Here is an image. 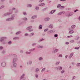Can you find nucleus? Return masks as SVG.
I'll return each instance as SVG.
<instances>
[{
    "label": "nucleus",
    "mask_w": 80,
    "mask_h": 80,
    "mask_svg": "<svg viewBox=\"0 0 80 80\" xmlns=\"http://www.w3.org/2000/svg\"><path fill=\"white\" fill-rule=\"evenodd\" d=\"M48 30V29H45L44 30V32H47Z\"/></svg>",
    "instance_id": "obj_60"
},
{
    "label": "nucleus",
    "mask_w": 80,
    "mask_h": 80,
    "mask_svg": "<svg viewBox=\"0 0 80 80\" xmlns=\"http://www.w3.org/2000/svg\"><path fill=\"white\" fill-rule=\"evenodd\" d=\"M76 27V26L75 25H73L71 26V28L73 30L75 28V27Z\"/></svg>",
    "instance_id": "obj_12"
},
{
    "label": "nucleus",
    "mask_w": 80,
    "mask_h": 80,
    "mask_svg": "<svg viewBox=\"0 0 80 80\" xmlns=\"http://www.w3.org/2000/svg\"><path fill=\"white\" fill-rule=\"evenodd\" d=\"M12 14V12H7L5 14H4L2 15V17H7V15L8 16H10V15H11Z\"/></svg>",
    "instance_id": "obj_2"
},
{
    "label": "nucleus",
    "mask_w": 80,
    "mask_h": 80,
    "mask_svg": "<svg viewBox=\"0 0 80 80\" xmlns=\"http://www.w3.org/2000/svg\"><path fill=\"white\" fill-rule=\"evenodd\" d=\"M39 29L41 30L42 29V25H40L39 26Z\"/></svg>",
    "instance_id": "obj_20"
},
{
    "label": "nucleus",
    "mask_w": 80,
    "mask_h": 80,
    "mask_svg": "<svg viewBox=\"0 0 80 80\" xmlns=\"http://www.w3.org/2000/svg\"><path fill=\"white\" fill-rule=\"evenodd\" d=\"M32 5L31 4H28L27 5V7H28L29 8H30L32 7Z\"/></svg>",
    "instance_id": "obj_14"
},
{
    "label": "nucleus",
    "mask_w": 80,
    "mask_h": 80,
    "mask_svg": "<svg viewBox=\"0 0 80 80\" xmlns=\"http://www.w3.org/2000/svg\"><path fill=\"white\" fill-rule=\"evenodd\" d=\"M32 62L30 61H29V64H30V65L32 64Z\"/></svg>",
    "instance_id": "obj_42"
},
{
    "label": "nucleus",
    "mask_w": 80,
    "mask_h": 80,
    "mask_svg": "<svg viewBox=\"0 0 80 80\" xmlns=\"http://www.w3.org/2000/svg\"><path fill=\"white\" fill-rule=\"evenodd\" d=\"M75 76H73V79H72V80H73V79H75Z\"/></svg>",
    "instance_id": "obj_63"
},
{
    "label": "nucleus",
    "mask_w": 80,
    "mask_h": 80,
    "mask_svg": "<svg viewBox=\"0 0 80 80\" xmlns=\"http://www.w3.org/2000/svg\"><path fill=\"white\" fill-rule=\"evenodd\" d=\"M52 33H54V32H55V30H52Z\"/></svg>",
    "instance_id": "obj_59"
},
{
    "label": "nucleus",
    "mask_w": 80,
    "mask_h": 80,
    "mask_svg": "<svg viewBox=\"0 0 80 80\" xmlns=\"http://www.w3.org/2000/svg\"><path fill=\"white\" fill-rule=\"evenodd\" d=\"M33 29H32V30H29V32H32V31H33Z\"/></svg>",
    "instance_id": "obj_51"
},
{
    "label": "nucleus",
    "mask_w": 80,
    "mask_h": 80,
    "mask_svg": "<svg viewBox=\"0 0 80 80\" xmlns=\"http://www.w3.org/2000/svg\"><path fill=\"white\" fill-rule=\"evenodd\" d=\"M50 20V18H45L44 19V20L46 22H47V21H48Z\"/></svg>",
    "instance_id": "obj_9"
},
{
    "label": "nucleus",
    "mask_w": 80,
    "mask_h": 80,
    "mask_svg": "<svg viewBox=\"0 0 80 80\" xmlns=\"http://www.w3.org/2000/svg\"><path fill=\"white\" fill-rule=\"evenodd\" d=\"M13 19H14V18H10L7 19H6V21H7V22H9L10 21H11V20H13Z\"/></svg>",
    "instance_id": "obj_3"
},
{
    "label": "nucleus",
    "mask_w": 80,
    "mask_h": 80,
    "mask_svg": "<svg viewBox=\"0 0 80 80\" xmlns=\"http://www.w3.org/2000/svg\"><path fill=\"white\" fill-rule=\"evenodd\" d=\"M58 37V35L57 34H55L54 35V37Z\"/></svg>",
    "instance_id": "obj_48"
},
{
    "label": "nucleus",
    "mask_w": 80,
    "mask_h": 80,
    "mask_svg": "<svg viewBox=\"0 0 80 80\" xmlns=\"http://www.w3.org/2000/svg\"><path fill=\"white\" fill-rule=\"evenodd\" d=\"M1 65L2 67H5L6 66V63L4 62H3L2 63Z\"/></svg>",
    "instance_id": "obj_4"
},
{
    "label": "nucleus",
    "mask_w": 80,
    "mask_h": 80,
    "mask_svg": "<svg viewBox=\"0 0 80 80\" xmlns=\"http://www.w3.org/2000/svg\"><path fill=\"white\" fill-rule=\"evenodd\" d=\"M65 8V7L63 6H61L60 8H61V9L62 8Z\"/></svg>",
    "instance_id": "obj_36"
},
{
    "label": "nucleus",
    "mask_w": 80,
    "mask_h": 80,
    "mask_svg": "<svg viewBox=\"0 0 80 80\" xmlns=\"http://www.w3.org/2000/svg\"><path fill=\"white\" fill-rule=\"evenodd\" d=\"M73 55V52L72 53L70 54V56H69V58L70 59L72 57V56Z\"/></svg>",
    "instance_id": "obj_16"
},
{
    "label": "nucleus",
    "mask_w": 80,
    "mask_h": 80,
    "mask_svg": "<svg viewBox=\"0 0 80 80\" xmlns=\"http://www.w3.org/2000/svg\"><path fill=\"white\" fill-rule=\"evenodd\" d=\"M55 11H56V10H52L50 12L49 14H50V15L53 14V13H54V12H55Z\"/></svg>",
    "instance_id": "obj_6"
},
{
    "label": "nucleus",
    "mask_w": 80,
    "mask_h": 80,
    "mask_svg": "<svg viewBox=\"0 0 80 80\" xmlns=\"http://www.w3.org/2000/svg\"><path fill=\"white\" fill-rule=\"evenodd\" d=\"M54 52L56 53V52H58V49H57L54 50Z\"/></svg>",
    "instance_id": "obj_31"
},
{
    "label": "nucleus",
    "mask_w": 80,
    "mask_h": 80,
    "mask_svg": "<svg viewBox=\"0 0 80 80\" xmlns=\"http://www.w3.org/2000/svg\"><path fill=\"white\" fill-rule=\"evenodd\" d=\"M45 4L44 3H42L39 4V6H44Z\"/></svg>",
    "instance_id": "obj_19"
},
{
    "label": "nucleus",
    "mask_w": 80,
    "mask_h": 80,
    "mask_svg": "<svg viewBox=\"0 0 80 80\" xmlns=\"http://www.w3.org/2000/svg\"><path fill=\"white\" fill-rule=\"evenodd\" d=\"M2 54H5V51L3 50L2 51Z\"/></svg>",
    "instance_id": "obj_39"
},
{
    "label": "nucleus",
    "mask_w": 80,
    "mask_h": 80,
    "mask_svg": "<svg viewBox=\"0 0 80 80\" xmlns=\"http://www.w3.org/2000/svg\"><path fill=\"white\" fill-rule=\"evenodd\" d=\"M20 53H23V50L20 51Z\"/></svg>",
    "instance_id": "obj_55"
},
{
    "label": "nucleus",
    "mask_w": 80,
    "mask_h": 80,
    "mask_svg": "<svg viewBox=\"0 0 80 80\" xmlns=\"http://www.w3.org/2000/svg\"><path fill=\"white\" fill-rule=\"evenodd\" d=\"M2 38H3V39H6V38H7V37H2Z\"/></svg>",
    "instance_id": "obj_53"
},
{
    "label": "nucleus",
    "mask_w": 80,
    "mask_h": 80,
    "mask_svg": "<svg viewBox=\"0 0 80 80\" xmlns=\"http://www.w3.org/2000/svg\"><path fill=\"white\" fill-rule=\"evenodd\" d=\"M35 9L36 10H38L39 9V7H36L35 8Z\"/></svg>",
    "instance_id": "obj_32"
},
{
    "label": "nucleus",
    "mask_w": 80,
    "mask_h": 80,
    "mask_svg": "<svg viewBox=\"0 0 80 80\" xmlns=\"http://www.w3.org/2000/svg\"><path fill=\"white\" fill-rule=\"evenodd\" d=\"M21 33V31H18L15 33V35H19V34H20Z\"/></svg>",
    "instance_id": "obj_13"
},
{
    "label": "nucleus",
    "mask_w": 80,
    "mask_h": 80,
    "mask_svg": "<svg viewBox=\"0 0 80 80\" xmlns=\"http://www.w3.org/2000/svg\"><path fill=\"white\" fill-rule=\"evenodd\" d=\"M36 45V43H34L32 44V45L33 47L34 46H35V45Z\"/></svg>",
    "instance_id": "obj_49"
},
{
    "label": "nucleus",
    "mask_w": 80,
    "mask_h": 80,
    "mask_svg": "<svg viewBox=\"0 0 80 80\" xmlns=\"http://www.w3.org/2000/svg\"><path fill=\"white\" fill-rule=\"evenodd\" d=\"M38 60H39L40 61L43 60V58L42 57H40L38 59Z\"/></svg>",
    "instance_id": "obj_22"
},
{
    "label": "nucleus",
    "mask_w": 80,
    "mask_h": 80,
    "mask_svg": "<svg viewBox=\"0 0 80 80\" xmlns=\"http://www.w3.org/2000/svg\"><path fill=\"white\" fill-rule=\"evenodd\" d=\"M43 48V46H39V47H38V48Z\"/></svg>",
    "instance_id": "obj_25"
},
{
    "label": "nucleus",
    "mask_w": 80,
    "mask_h": 80,
    "mask_svg": "<svg viewBox=\"0 0 80 80\" xmlns=\"http://www.w3.org/2000/svg\"><path fill=\"white\" fill-rule=\"evenodd\" d=\"M61 15L60 12H59L58 14V15Z\"/></svg>",
    "instance_id": "obj_62"
},
{
    "label": "nucleus",
    "mask_w": 80,
    "mask_h": 80,
    "mask_svg": "<svg viewBox=\"0 0 80 80\" xmlns=\"http://www.w3.org/2000/svg\"><path fill=\"white\" fill-rule=\"evenodd\" d=\"M62 55L60 54L59 55L58 57H62Z\"/></svg>",
    "instance_id": "obj_43"
},
{
    "label": "nucleus",
    "mask_w": 80,
    "mask_h": 80,
    "mask_svg": "<svg viewBox=\"0 0 80 80\" xmlns=\"http://www.w3.org/2000/svg\"><path fill=\"white\" fill-rule=\"evenodd\" d=\"M76 66H79V67H80V63H77L76 64Z\"/></svg>",
    "instance_id": "obj_40"
},
{
    "label": "nucleus",
    "mask_w": 80,
    "mask_h": 80,
    "mask_svg": "<svg viewBox=\"0 0 80 80\" xmlns=\"http://www.w3.org/2000/svg\"><path fill=\"white\" fill-rule=\"evenodd\" d=\"M73 37V36H72V35H70V36H68L67 37V38H70L71 37Z\"/></svg>",
    "instance_id": "obj_33"
},
{
    "label": "nucleus",
    "mask_w": 80,
    "mask_h": 80,
    "mask_svg": "<svg viewBox=\"0 0 80 80\" xmlns=\"http://www.w3.org/2000/svg\"><path fill=\"white\" fill-rule=\"evenodd\" d=\"M12 55H13L14 57H17V55H16V54H12Z\"/></svg>",
    "instance_id": "obj_61"
},
{
    "label": "nucleus",
    "mask_w": 80,
    "mask_h": 80,
    "mask_svg": "<svg viewBox=\"0 0 80 80\" xmlns=\"http://www.w3.org/2000/svg\"><path fill=\"white\" fill-rule=\"evenodd\" d=\"M31 22H34V20H32L31 21Z\"/></svg>",
    "instance_id": "obj_64"
},
{
    "label": "nucleus",
    "mask_w": 80,
    "mask_h": 80,
    "mask_svg": "<svg viewBox=\"0 0 80 80\" xmlns=\"http://www.w3.org/2000/svg\"><path fill=\"white\" fill-rule=\"evenodd\" d=\"M32 27L30 26V27H28L27 28H26V30H29L32 29Z\"/></svg>",
    "instance_id": "obj_8"
},
{
    "label": "nucleus",
    "mask_w": 80,
    "mask_h": 80,
    "mask_svg": "<svg viewBox=\"0 0 80 80\" xmlns=\"http://www.w3.org/2000/svg\"><path fill=\"white\" fill-rule=\"evenodd\" d=\"M37 17V15L33 16L32 17V19H34V18H36Z\"/></svg>",
    "instance_id": "obj_10"
},
{
    "label": "nucleus",
    "mask_w": 80,
    "mask_h": 80,
    "mask_svg": "<svg viewBox=\"0 0 80 80\" xmlns=\"http://www.w3.org/2000/svg\"><path fill=\"white\" fill-rule=\"evenodd\" d=\"M16 9L15 8H12V10H15Z\"/></svg>",
    "instance_id": "obj_50"
},
{
    "label": "nucleus",
    "mask_w": 80,
    "mask_h": 80,
    "mask_svg": "<svg viewBox=\"0 0 80 80\" xmlns=\"http://www.w3.org/2000/svg\"><path fill=\"white\" fill-rule=\"evenodd\" d=\"M35 50V48H32V49H30L29 50V51L30 52H32V51H33V50Z\"/></svg>",
    "instance_id": "obj_18"
},
{
    "label": "nucleus",
    "mask_w": 80,
    "mask_h": 80,
    "mask_svg": "<svg viewBox=\"0 0 80 80\" xmlns=\"http://www.w3.org/2000/svg\"><path fill=\"white\" fill-rule=\"evenodd\" d=\"M70 14H71V15H73V12H72L71 13H70Z\"/></svg>",
    "instance_id": "obj_56"
},
{
    "label": "nucleus",
    "mask_w": 80,
    "mask_h": 80,
    "mask_svg": "<svg viewBox=\"0 0 80 80\" xmlns=\"http://www.w3.org/2000/svg\"><path fill=\"white\" fill-rule=\"evenodd\" d=\"M23 20H24V21H25L26 20H28V19H27V18H23Z\"/></svg>",
    "instance_id": "obj_30"
},
{
    "label": "nucleus",
    "mask_w": 80,
    "mask_h": 80,
    "mask_svg": "<svg viewBox=\"0 0 80 80\" xmlns=\"http://www.w3.org/2000/svg\"><path fill=\"white\" fill-rule=\"evenodd\" d=\"M68 30H73L72 28H69L68 29Z\"/></svg>",
    "instance_id": "obj_44"
},
{
    "label": "nucleus",
    "mask_w": 80,
    "mask_h": 80,
    "mask_svg": "<svg viewBox=\"0 0 80 80\" xmlns=\"http://www.w3.org/2000/svg\"><path fill=\"white\" fill-rule=\"evenodd\" d=\"M17 61V58H14L13 59V61L12 62L13 65L14 67H17V63H16V62Z\"/></svg>",
    "instance_id": "obj_1"
},
{
    "label": "nucleus",
    "mask_w": 80,
    "mask_h": 80,
    "mask_svg": "<svg viewBox=\"0 0 80 80\" xmlns=\"http://www.w3.org/2000/svg\"><path fill=\"white\" fill-rule=\"evenodd\" d=\"M3 49V47L2 46H0V50H2Z\"/></svg>",
    "instance_id": "obj_38"
},
{
    "label": "nucleus",
    "mask_w": 80,
    "mask_h": 80,
    "mask_svg": "<svg viewBox=\"0 0 80 80\" xmlns=\"http://www.w3.org/2000/svg\"><path fill=\"white\" fill-rule=\"evenodd\" d=\"M68 17H70V16H72L71 15V14H70H70H68Z\"/></svg>",
    "instance_id": "obj_52"
},
{
    "label": "nucleus",
    "mask_w": 80,
    "mask_h": 80,
    "mask_svg": "<svg viewBox=\"0 0 80 80\" xmlns=\"http://www.w3.org/2000/svg\"><path fill=\"white\" fill-rule=\"evenodd\" d=\"M61 7V4H59L57 6V8H60V7Z\"/></svg>",
    "instance_id": "obj_23"
},
{
    "label": "nucleus",
    "mask_w": 80,
    "mask_h": 80,
    "mask_svg": "<svg viewBox=\"0 0 80 80\" xmlns=\"http://www.w3.org/2000/svg\"><path fill=\"white\" fill-rule=\"evenodd\" d=\"M23 14L24 15H27V13H26L25 12H23Z\"/></svg>",
    "instance_id": "obj_34"
},
{
    "label": "nucleus",
    "mask_w": 80,
    "mask_h": 80,
    "mask_svg": "<svg viewBox=\"0 0 80 80\" xmlns=\"http://www.w3.org/2000/svg\"><path fill=\"white\" fill-rule=\"evenodd\" d=\"M64 72H65V70H62V71L61 72V73H63Z\"/></svg>",
    "instance_id": "obj_37"
},
{
    "label": "nucleus",
    "mask_w": 80,
    "mask_h": 80,
    "mask_svg": "<svg viewBox=\"0 0 80 80\" xmlns=\"http://www.w3.org/2000/svg\"><path fill=\"white\" fill-rule=\"evenodd\" d=\"M35 71L36 73H38V71H39V69L38 68H36Z\"/></svg>",
    "instance_id": "obj_21"
},
{
    "label": "nucleus",
    "mask_w": 80,
    "mask_h": 80,
    "mask_svg": "<svg viewBox=\"0 0 80 80\" xmlns=\"http://www.w3.org/2000/svg\"><path fill=\"white\" fill-rule=\"evenodd\" d=\"M35 76H36V78H38V75L37 74L35 75Z\"/></svg>",
    "instance_id": "obj_57"
},
{
    "label": "nucleus",
    "mask_w": 80,
    "mask_h": 80,
    "mask_svg": "<svg viewBox=\"0 0 80 80\" xmlns=\"http://www.w3.org/2000/svg\"><path fill=\"white\" fill-rule=\"evenodd\" d=\"M28 33H26L25 34V36H28Z\"/></svg>",
    "instance_id": "obj_58"
},
{
    "label": "nucleus",
    "mask_w": 80,
    "mask_h": 80,
    "mask_svg": "<svg viewBox=\"0 0 80 80\" xmlns=\"http://www.w3.org/2000/svg\"><path fill=\"white\" fill-rule=\"evenodd\" d=\"M25 75L24 74H23L22 76L21 77V80H24V76H25Z\"/></svg>",
    "instance_id": "obj_5"
},
{
    "label": "nucleus",
    "mask_w": 80,
    "mask_h": 80,
    "mask_svg": "<svg viewBox=\"0 0 80 80\" xmlns=\"http://www.w3.org/2000/svg\"><path fill=\"white\" fill-rule=\"evenodd\" d=\"M20 38L18 37H15L13 38V40H18Z\"/></svg>",
    "instance_id": "obj_11"
},
{
    "label": "nucleus",
    "mask_w": 80,
    "mask_h": 80,
    "mask_svg": "<svg viewBox=\"0 0 80 80\" xmlns=\"http://www.w3.org/2000/svg\"><path fill=\"white\" fill-rule=\"evenodd\" d=\"M45 39H43V38H42V39H40L39 41H38V42L39 43H40V42H42V41H43V40H44Z\"/></svg>",
    "instance_id": "obj_24"
},
{
    "label": "nucleus",
    "mask_w": 80,
    "mask_h": 80,
    "mask_svg": "<svg viewBox=\"0 0 80 80\" xmlns=\"http://www.w3.org/2000/svg\"><path fill=\"white\" fill-rule=\"evenodd\" d=\"M74 32V31L73 30H70L69 32V33L71 34V33H73Z\"/></svg>",
    "instance_id": "obj_17"
},
{
    "label": "nucleus",
    "mask_w": 80,
    "mask_h": 80,
    "mask_svg": "<svg viewBox=\"0 0 80 80\" xmlns=\"http://www.w3.org/2000/svg\"><path fill=\"white\" fill-rule=\"evenodd\" d=\"M78 9H76L74 11V12L75 13L76 12H78Z\"/></svg>",
    "instance_id": "obj_46"
},
{
    "label": "nucleus",
    "mask_w": 80,
    "mask_h": 80,
    "mask_svg": "<svg viewBox=\"0 0 80 80\" xmlns=\"http://www.w3.org/2000/svg\"><path fill=\"white\" fill-rule=\"evenodd\" d=\"M56 68H57V70H58V69H59V70H62V68L61 67H58V68L56 67Z\"/></svg>",
    "instance_id": "obj_7"
},
{
    "label": "nucleus",
    "mask_w": 80,
    "mask_h": 80,
    "mask_svg": "<svg viewBox=\"0 0 80 80\" xmlns=\"http://www.w3.org/2000/svg\"><path fill=\"white\" fill-rule=\"evenodd\" d=\"M60 63V62H57L56 63V64L57 65H58V64H59V63Z\"/></svg>",
    "instance_id": "obj_54"
},
{
    "label": "nucleus",
    "mask_w": 80,
    "mask_h": 80,
    "mask_svg": "<svg viewBox=\"0 0 80 80\" xmlns=\"http://www.w3.org/2000/svg\"><path fill=\"white\" fill-rule=\"evenodd\" d=\"M26 54H30V53H31V52H26Z\"/></svg>",
    "instance_id": "obj_41"
},
{
    "label": "nucleus",
    "mask_w": 80,
    "mask_h": 80,
    "mask_svg": "<svg viewBox=\"0 0 80 80\" xmlns=\"http://www.w3.org/2000/svg\"><path fill=\"white\" fill-rule=\"evenodd\" d=\"M4 41V39H3L2 38H1V39L0 40V41L2 42H3Z\"/></svg>",
    "instance_id": "obj_26"
},
{
    "label": "nucleus",
    "mask_w": 80,
    "mask_h": 80,
    "mask_svg": "<svg viewBox=\"0 0 80 80\" xmlns=\"http://www.w3.org/2000/svg\"><path fill=\"white\" fill-rule=\"evenodd\" d=\"M5 7V6H2L1 7H0V10H1L2 8H4Z\"/></svg>",
    "instance_id": "obj_28"
},
{
    "label": "nucleus",
    "mask_w": 80,
    "mask_h": 80,
    "mask_svg": "<svg viewBox=\"0 0 80 80\" xmlns=\"http://www.w3.org/2000/svg\"><path fill=\"white\" fill-rule=\"evenodd\" d=\"M61 13V15H62V14H64V13H65V12L64 11H62V12H60Z\"/></svg>",
    "instance_id": "obj_29"
},
{
    "label": "nucleus",
    "mask_w": 80,
    "mask_h": 80,
    "mask_svg": "<svg viewBox=\"0 0 80 80\" xmlns=\"http://www.w3.org/2000/svg\"><path fill=\"white\" fill-rule=\"evenodd\" d=\"M8 44L9 45H11L12 44V41H10L8 42Z\"/></svg>",
    "instance_id": "obj_27"
},
{
    "label": "nucleus",
    "mask_w": 80,
    "mask_h": 80,
    "mask_svg": "<svg viewBox=\"0 0 80 80\" xmlns=\"http://www.w3.org/2000/svg\"><path fill=\"white\" fill-rule=\"evenodd\" d=\"M45 68H43L41 70V72H43L44 71H45Z\"/></svg>",
    "instance_id": "obj_35"
},
{
    "label": "nucleus",
    "mask_w": 80,
    "mask_h": 80,
    "mask_svg": "<svg viewBox=\"0 0 80 80\" xmlns=\"http://www.w3.org/2000/svg\"><path fill=\"white\" fill-rule=\"evenodd\" d=\"M16 16H17V15H16V14H14L12 15L11 16V17L12 18H13V17H16Z\"/></svg>",
    "instance_id": "obj_15"
},
{
    "label": "nucleus",
    "mask_w": 80,
    "mask_h": 80,
    "mask_svg": "<svg viewBox=\"0 0 80 80\" xmlns=\"http://www.w3.org/2000/svg\"><path fill=\"white\" fill-rule=\"evenodd\" d=\"M31 35H30L31 37H32V35H34V33H31Z\"/></svg>",
    "instance_id": "obj_47"
},
{
    "label": "nucleus",
    "mask_w": 80,
    "mask_h": 80,
    "mask_svg": "<svg viewBox=\"0 0 80 80\" xmlns=\"http://www.w3.org/2000/svg\"><path fill=\"white\" fill-rule=\"evenodd\" d=\"M75 49H76L77 50H79V47H75Z\"/></svg>",
    "instance_id": "obj_45"
}]
</instances>
